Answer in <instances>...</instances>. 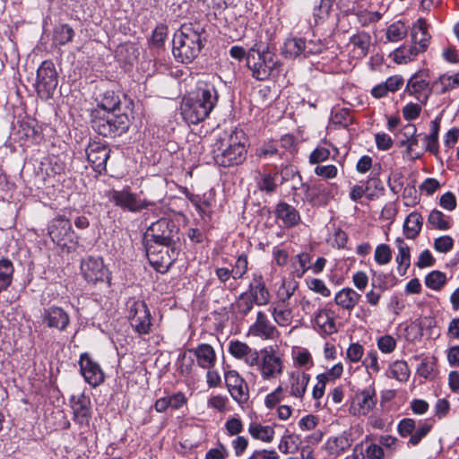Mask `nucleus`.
Segmentation results:
<instances>
[{"label": "nucleus", "instance_id": "obj_1", "mask_svg": "<svg viewBox=\"0 0 459 459\" xmlns=\"http://www.w3.org/2000/svg\"><path fill=\"white\" fill-rule=\"evenodd\" d=\"M218 100V91L212 84L197 87L182 100L183 118L194 125L204 121L216 107Z\"/></svg>", "mask_w": 459, "mask_h": 459}, {"label": "nucleus", "instance_id": "obj_2", "mask_svg": "<svg viewBox=\"0 0 459 459\" xmlns=\"http://www.w3.org/2000/svg\"><path fill=\"white\" fill-rule=\"evenodd\" d=\"M212 154L215 163L221 167L243 163L247 156L244 133L234 129L220 134L213 144Z\"/></svg>", "mask_w": 459, "mask_h": 459}, {"label": "nucleus", "instance_id": "obj_3", "mask_svg": "<svg viewBox=\"0 0 459 459\" xmlns=\"http://www.w3.org/2000/svg\"><path fill=\"white\" fill-rule=\"evenodd\" d=\"M204 31L198 23H185L175 32L172 53L178 62L188 64L198 56L204 47Z\"/></svg>", "mask_w": 459, "mask_h": 459}, {"label": "nucleus", "instance_id": "obj_4", "mask_svg": "<svg viewBox=\"0 0 459 459\" xmlns=\"http://www.w3.org/2000/svg\"><path fill=\"white\" fill-rule=\"evenodd\" d=\"M247 65L254 78L264 81L275 77L281 72V64L269 44L256 42L247 54Z\"/></svg>", "mask_w": 459, "mask_h": 459}, {"label": "nucleus", "instance_id": "obj_5", "mask_svg": "<svg viewBox=\"0 0 459 459\" xmlns=\"http://www.w3.org/2000/svg\"><path fill=\"white\" fill-rule=\"evenodd\" d=\"M91 116L92 128L104 137L112 138L121 135L129 127V118L125 113L117 114L115 112L94 110Z\"/></svg>", "mask_w": 459, "mask_h": 459}, {"label": "nucleus", "instance_id": "obj_6", "mask_svg": "<svg viewBox=\"0 0 459 459\" xmlns=\"http://www.w3.org/2000/svg\"><path fill=\"white\" fill-rule=\"evenodd\" d=\"M48 235L51 240L67 253L75 251L78 247V236L73 230L71 221L58 215L48 225Z\"/></svg>", "mask_w": 459, "mask_h": 459}, {"label": "nucleus", "instance_id": "obj_7", "mask_svg": "<svg viewBox=\"0 0 459 459\" xmlns=\"http://www.w3.org/2000/svg\"><path fill=\"white\" fill-rule=\"evenodd\" d=\"M145 238L146 244L153 241L162 247H176L180 241L179 228L173 221L162 218L152 223L147 229Z\"/></svg>", "mask_w": 459, "mask_h": 459}, {"label": "nucleus", "instance_id": "obj_8", "mask_svg": "<svg viewBox=\"0 0 459 459\" xmlns=\"http://www.w3.org/2000/svg\"><path fill=\"white\" fill-rule=\"evenodd\" d=\"M58 84V76L55 65L45 60L37 70L36 90L41 99H50Z\"/></svg>", "mask_w": 459, "mask_h": 459}, {"label": "nucleus", "instance_id": "obj_9", "mask_svg": "<svg viewBox=\"0 0 459 459\" xmlns=\"http://www.w3.org/2000/svg\"><path fill=\"white\" fill-rule=\"evenodd\" d=\"M128 319L133 329L139 334H148L152 330L151 312L143 300H133L129 304Z\"/></svg>", "mask_w": 459, "mask_h": 459}, {"label": "nucleus", "instance_id": "obj_10", "mask_svg": "<svg viewBox=\"0 0 459 459\" xmlns=\"http://www.w3.org/2000/svg\"><path fill=\"white\" fill-rule=\"evenodd\" d=\"M377 403V398L375 388L368 386L355 393L349 411L353 416H366L375 408Z\"/></svg>", "mask_w": 459, "mask_h": 459}, {"label": "nucleus", "instance_id": "obj_11", "mask_svg": "<svg viewBox=\"0 0 459 459\" xmlns=\"http://www.w3.org/2000/svg\"><path fill=\"white\" fill-rule=\"evenodd\" d=\"M108 197L115 205L131 212H140L151 204L147 201L138 199L136 195L133 194L129 188L111 190L108 192Z\"/></svg>", "mask_w": 459, "mask_h": 459}, {"label": "nucleus", "instance_id": "obj_12", "mask_svg": "<svg viewBox=\"0 0 459 459\" xmlns=\"http://www.w3.org/2000/svg\"><path fill=\"white\" fill-rule=\"evenodd\" d=\"M80 370L84 380L96 387L104 382L105 376L100 364L87 353H82L79 359Z\"/></svg>", "mask_w": 459, "mask_h": 459}, {"label": "nucleus", "instance_id": "obj_13", "mask_svg": "<svg viewBox=\"0 0 459 459\" xmlns=\"http://www.w3.org/2000/svg\"><path fill=\"white\" fill-rule=\"evenodd\" d=\"M85 152L93 170L99 174L105 172L111 152L108 145L100 142H91L88 144Z\"/></svg>", "mask_w": 459, "mask_h": 459}, {"label": "nucleus", "instance_id": "obj_14", "mask_svg": "<svg viewBox=\"0 0 459 459\" xmlns=\"http://www.w3.org/2000/svg\"><path fill=\"white\" fill-rule=\"evenodd\" d=\"M81 271L83 278L90 283L95 284L108 278V269L100 257L89 256L82 260Z\"/></svg>", "mask_w": 459, "mask_h": 459}, {"label": "nucleus", "instance_id": "obj_15", "mask_svg": "<svg viewBox=\"0 0 459 459\" xmlns=\"http://www.w3.org/2000/svg\"><path fill=\"white\" fill-rule=\"evenodd\" d=\"M406 90L409 94L413 95L421 103H426L431 92H434L433 83L429 85L427 74L422 71L410 78Z\"/></svg>", "mask_w": 459, "mask_h": 459}, {"label": "nucleus", "instance_id": "obj_16", "mask_svg": "<svg viewBox=\"0 0 459 459\" xmlns=\"http://www.w3.org/2000/svg\"><path fill=\"white\" fill-rule=\"evenodd\" d=\"M224 378L231 397L239 404L247 403L249 398L248 386L236 370H229Z\"/></svg>", "mask_w": 459, "mask_h": 459}, {"label": "nucleus", "instance_id": "obj_17", "mask_svg": "<svg viewBox=\"0 0 459 459\" xmlns=\"http://www.w3.org/2000/svg\"><path fill=\"white\" fill-rule=\"evenodd\" d=\"M42 322L48 328L65 332L70 325V316L64 308L52 306L44 309Z\"/></svg>", "mask_w": 459, "mask_h": 459}, {"label": "nucleus", "instance_id": "obj_18", "mask_svg": "<svg viewBox=\"0 0 459 459\" xmlns=\"http://www.w3.org/2000/svg\"><path fill=\"white\" fill-rule=\"evenodd\" d=\"M249 334L259 337L263 340H273L279 335L277 328L270 322L267 315L263 311H258L256 319L248 330Z\"/></svg>", "mask_w": 459, "mask_h": 459}, {"label": "nucleus", "instance_id": "obj_19", "mask_svg": "<svg viewBox=\"0 0 459 459\" xmlns=\"http://www.w3.org/2000/svg\"><path fill=\"white\" fill-rule=\"evenodd\" d=\"M145 248L146 255L150 264L160 273L167 272L178 255L176 247H169V250H166V255H162L160 257L156 254L155 248L152 245L146 244Z\"/></svg>", "mask_w": 459, "mask_h": 459}, {"label": "nucleus", "instance_id": "obj_20", "mask_svg": "<svg viewBox=\"0 0 459 459\" xmlns=\"http://www.w3.org/2000/svg\"><path fill=\"white\" fill-rule=\"evenodd\" d=\"M247 293L257 306H265L270 302L271 295L261 273L253 274Z\"/></svg>", "mask_w": 459, "mask_h": 459}, {"label": "nucleus", "instance_id": "obj_21", "mask_svg": "<svg viewBox=\"0 0 459 459\" xmlns=\"http://www.w3.org/2000/svg\"><path fill=\"white\" fill-rule=\"evenodd\" d=\"M229 352L238 359H243L247 365L253 367L258 364L259 353L247 343L235 340L229 344Z\"/></svg>", "mask_w": 459, "mask_h": 459}, {"label": "nucleus", "instance_id": "obj_22", "mask_svg": "<svg viewBox=\"0 0 459 459\" xmlns=\"http://www.w3.org/2000/svg\"><path fill=\"white\" fill-rule=\"evenodd\" d=\"M257 365L259 367L261 376L264 380L276 378L282 371L281 359L266 351L262 358V362Z\"/></svg>", "mask_w": 459, "mask_h": 459}, {"label": "nucleus", "instance_id": "obj_23", "mask_svg": "<svg viewBox=\"0 0 459 459\" xmlns=\"http://www.w3.org/2000/svg\"><path fill=\"white\" fill-rule=\"evenodd\" d=\"M429 24L426 20L420 18L411 30L412 44L417 46L420 51L425 52L429 47L431 36L428 31Z\"/></svg>", "mask_w": 459, "mask_h": 459}, {"label": "nucleus", "instance_id": "obj_24", "mask_svg": "<svg viewBox=\"0 0 459 459\" xmlns=\"http://www.w3.org/2000/svg\"><path fill=\"white\" fill-rule=\"evenodd\" d=\"M275 216L278 220L282 221V224L286 228H291L296 226L299 221L300 216L299 212L290 204L281 202L275 208Z\"/></svg>", "mask_w": 459, "mask_h": 459}, {"label": "nucleus", "instance_id": "obj_25", "mask_svg": "<svg viewBox=\"0 0 459 459\" xmlns=\"http://www.w3.org/2000/svg\"><path fill=\"white\" fill-rule=\"evenodd\" d=\"M196 357L197 364L204 369L213 368L216 361V354L213 348L210 344L202 343L196 348L189 350Z\"/></svg>", "mask_w": 459, "mask_h": 459}, {"label": "nucleus", "instance_id": "obj_26", "mask_svg": "<svg viewBox=\"0 0 459 459\" xmlns=\"http://www.w3.org/2000/svg\"><path fill=\"white\" fill-rule=\"evenodd\" d=\"M72 408L74 421L81 426H89L91 419L90 401L84 395H81L73 402Z\"/></svg>", "mask_w": 459, "mask_h": 459}, {"label": "nucleus", "instance_id": "obj_27", "mask_svg": "<svg viewBox=\"0 0 459 459\" xmlns=\"http://www.w3.org/2000/svg\"><path fill=\"white\" fill-rule=\"evenodd\" d=\"M332 198V189L329 186L322 182H314L312 192L307 201L313 205L325 206Z\"/></svg>", "mask_w": 459, "mask_h": 459}, {"label": "nucleus", "instance_id": "obj_28", "mask_svg": "<svg viewBox=\"0 0 459 459\" xmlns=\"http://www.w3.org/2000/svg\"><path fill=\"white\" fill-rule=\"evenodd\" d=\"M361 295L351 288H343L339 290L335 297L334 302L341 308L351 312L359 302Z\"/></svg>", "mask_w": 459, "mask_h": 459}, {"label": "nucleus", "instance_id": "obj_29", "mask_svg": "<svg viewBox=\"0 0 459 459\" xmlns=\"http://www.w3.org/2000/svg\"><path fill=\"white\" fill-rule=\"evenodd\" d=\"M310 376L305 372L295 371L290 375V394L302 398L309 383Z\"/></svg>", "mask_w": 459, "mask_h": 459}, {"label": "nucleus", "instance_id": "obj_30", "mask_svg": "<svg viewBox=\"0 0 459 459\" xmlns=\"http://www.w3.org/2000/svg\"><path fill=\"white\" fill-rule=\"evenodd\" d=\"M312 256L307 252H302L290 258V274L294 278H302L311 267Z\"/></svg>", "mask_w": 459, "mask_h": 459}, {"label": "nucleus", "instance_id": "obj_31", "mask_svg": "<svg viewBox=\"0 0 459 459\" xmlns=\"http://www.w3.org/2000/svg\"><path fill=\"white\" fill-rule=\"evenodd\" d=\"M350 44L353 46V56L357 58L365 57L371 45V37L365 31L358 32L350 39Z\"/></svg>", "mask_w": 459, "mask_h": 459}, {"label": "nucleus", "instance_id": "obj_32", "mask_svg": "<svg viewBox=\"0 0 459 459\" xmlns=\"http://www.w3.org/2000/svg\"><path fill=\"white\" fill-rule=\"evenodd\" d=\"M351 444L350 434L344 431L338 436L329 437L325 448L329 454L338 455L347 450Z\"/></svg>", "mask_w": 459, "mask_h": 459}, {"label": "nucleus", "instance_id": "obj_33", "mask_svg": "<svg viewBox=\"0 0 459 459\" xmlns=\"http://www.w3.org/2000/svg\"><path fill=\"white\" fill-rule=\"evenodd\" d=\"M395 245L398 249V254L395 257V261L398 264L397 271L403 276L411 265L410 247L401 238L395 239Z\"/></svg>", "mask_w": 459, "mask_h": 459}, {"label": "nucleus", "instance_id": "obj_34", "mask_svg": "<svg viewBox=\"0 0 459 459\" xmlns=\"http://www.w3.org/2000/svg\"><path fill=\"white\" fill-rule=\"evenodd\" d=\"M305 39L302 38L287 39L281 48V54L289 59L303 56Z\"/></svg>", "mask_w": 459, "mask_h": 459}, {"label": "nucleus", "instance_id": "obj_35", "mask_svg": "<svg viewBox=\"0 0 459 459\" xmlns=\"http://www.w3.org/2000/svg\"><path fill=\"white\" fill-rule=\"evenodd\" d=\"M315 323L323 333L328 335L333 334L338 331L333 312L331 310H320L316 316Z\"/></svg>", "mask_w": 459, "mask_h": 459}, {"label": "nucleus", "instance_id": "obj_36", "mask_svg": "<svg viewBox=\"0 0 459 459\" xmlns=\"http://www.w3.org/2000/svg\"><path fill=\"white\" fill-rule=\"evenodd\" d=\"M434 92L441 95L459 87V74H442L433 82Z\"/></svg>", "mask_w": 459, "mask_h": 459}, {"label": "nucleus", "instance_id": "obj_37", "mask_svg": "<svg viewBox=\"0 0 459 459\" xmlns=\"http://www.w3.org/2000/svg\"><path fill=\"white\" fill-rule=\"evenodd\" d=\"M299 288V282L293 279H285L277 290V300L273 303L288 306L290 299Z\"/></svg>", "mask_w": 459, "mask_h": 459}, {"label": "nucleus", "instance_id": "obj_38", "mask_svg": "<svg viewBox=\"0 0 459 459\" xmlns=\"http://www.w3.org/2000/svg\"><path fill=\"white\" fill-rule=\"evenodd\" d=\"M422 224L423 218L420 213L416 212L410 213L403 224V232L405 237L411 239L415 238L420 232Z\"/></svg>", "mask_w": 459, "mask_h": 459}, {"label": "nucleus", "instance_id": "obj_39", "mask_svg": "<svg viewBox=\"0 0 459 459\" xmlns=\"http://www.w3.org/2000/svg\"><path fill=\"white\" fill-rule=\"evenodd\" d=\"M248 433L257 440L264 443H271L274 438V429L269 425H262L260 423L252 422L248 426Z\"/></svg>", "mask_w": 459, "mask_h": 459}, {"label": "nucleus", "instance_id": "obj_40", "mask_svg": "<svg viewBox=\"0 0 459 459\" xmlns=\"http://www.w3.org/2000/svg\"><path fill=\"white\" fill-rule=\"evenodd\" d=\"M274 322L280 326H288L292 320V312L288 306L272 303L269 308Z\"/></svg>", "mask_w": 459, "mask_h": 459}, {"label": "nucleus", "instance_id": "obj_41", "mask_svg": "<svg viewBox=\"0 0 459 459\" xmlns=\"http://www.w3.org/2000/svg\"><path fill=\"white\" fill-rule=\"evenodd\" d=\"M120 98L112 90H107L101 95L99 101L98 108L96 110H101V112H115L119 108Z\"/></svg>", "mask_w": 459, "mask_h": 459}, {"label": "nucleus", "instance_id": "obj_42", "mask_svg": "<svg viewBox=\"0 0 459 459\" xmlns=\"http://www.w3.org/2000/svg\"><path fill=\"white\" fill-rule=\"evenodd\" d=\"M14 273L13 262L8 258L0 259V293L12 284Z\"/></svg>", "mask_w": 459, "mask_h": 459}, {"label": "nucleus", "instance_id": "obj_43", "mask_svg": "<svg viewBox=\"0 0 459 459\" xmlns=\"http://www.w3.org/2000/svg\"><path fill=\"white\" fill-rule=\"evenodd\" d=\"M422 51H420L415 45L403 46L396 48L393 53L394 61L397 64H406L414 59V57Z\"/></svg>", "mask_w": 459, "mask_h": 459}, {"label": "nucleus", "instance_id": "obj_44", "mask_svg": "<svg viewBox=\"0 0 459 459\" xmlns=\"http://www.w3.org/2000/svg\"><path fill=\"white\" fill-rule=\"evenodd\" d=\"M416 132L417 128L412 124H407L400 132V134L404 137V139L400 141V146H406L408 154H411L413 147L418 145V136Z\"/></svg>", "mask_w": 459, "mask_h": 459}, {"label": "nucleus", "instance_id": "obj_45", "mask_svg": "<svg viewBox=\"0 0 459 459\" xmlns=\"http://www.w3.org/2000/svg\"><path fill=\"white\" fill-rule=\"evenodd\" d=\"M74 30L68 24H60L54 30L53 41L56 45L64 46L72 41Z\"/></svg>", "mask_w": 459, "mask_h": 459}, {"label": "nucleus", "instance_id": "obj_46", "mask_svg": "<svg viewBox=\"0 0 459 459\" xmlns=\"http://www.w3.org/2000/svg\"><path fill=\"white\" fill-rule=\"evenodd\" d=\"M387 377L395 378L400 382H405L410 377L408 365L403 360H396L392 363L387 371Z\"/></svg>", "mask_w": 459, "mask_h": 459}, {"label": "nucleus", "instance_id": "obj_47", "mask_svg": "<svg viewBox=\"0 0 459 459\" xmlns=\"http://www.w3.org/2000/svg\"><path fill=\"white\" fill-rule=\"evenodd\" d=\"M447 278L445 273L435 270L425 277V284L434 290H440L446 283Z\"/></svg>", "mask_w": 459, "mask_h": 459}, {"label": "nucleus", "instance_id": "obj_48", "mask_svg": "<svg viewBox=\"0 0 459 459\" xmlns=\"http://www.w3.org/2000/svg\"><path fill=\"white\" fill-rule=\"evenodd\" d=\"M428 224L439 230H447L451 225L446 219L445 214L438 210H432L428 218Z\"/></svg>", "mask_w": 459, "mask_h": 459}, {"label": "nucleus", "instance_id": "obj_49", "mask_svg": "<svg viewBox=\"0 0 459 459\" xmlns=\"http://www.w3.org/2000/svg\"><path fill=\"white\" fill-rule=\"evenodd\" d=\"M365 189L368 200L378 198L385 190L381 180L377 177H371L367 180Z\"/></svg>", "mask_w": 459, "mask_h": 459}, {"label": "nucleus", "instance_id": "obj_50", "mask_svg": "<svg viewBox=\"0 0 459 459\" xmlns=\"http://www.w3.org/2000/svg\"><path fill=\"white\" fill-rule=\"evenodd\" d=\"M254 304L255 302L248 296V293L243 292L238 296L233 306L237 314L245 316L253 309Z\"/></svg>", "mask_w": 459, "mask_h": 459}, {"label": "nucleus", "instance_id": "obj_51", "mask_svg": "<svg viewBox=\"0 0 459 459\" xmlns=\"http://www.w3.org/2000/svg\"><path fill=\"white\" fill-rule=\"evenodd\" d=\"M407 34V29L402 22H396L388 26L386 39L391 42L402 40Z\"/></svg>", "mask_w": 459, "mask_h": 459}, {"label": "nucleus", "instance_id": "obj_52", "mask_svg": "<svg viewBox=\"0 0 459 459\" xmlns=\"http://www.w3.org/2000/svg\"><path fill=\"white\" fill-rule=\"evenodd\" d=\"M277 178H278V172H269V173H264L262 175L261 180L258 182V188L261 191L266 192V193H273L277 188Z\"/></svg>", "mask_w": 459, "mask_h": 459}, {"label": "nucleus", "instance_id": "obj_53", "mask_svg": "<svg viewBox=\"0 0 459 459\" xmlns=\"http://www.w3.org/2000/svg\"><path fill=\"white\" fill-rule=\"evenodd\" d=\"M431 429L432 424L427 421H420L413 434L411 436L408 444L411 446L419 445L422 438H424L430 432Z\"/></svg>", "mask_w": 459, "mask_h": 459}, {"label": "nucleus", "instance_id": "obj_54", "mask_svg": "<svg viewBox=\"0 0 459 459\" xmlns=\"http://www.w3.org/2000/svg\"><path fill=\"white\" fill-rule=\"evenodd\" d=\"M374 258L380 265L388 264L392 259V251L390 247L386 244L378 245L375 250Z\"/></svg>", "mask_w": 459, "mask_h": 459}, {"label": "nucleus", "instance_id": "obj_55", "mask_svg": "<svg viewBox=\"0 0 459 459\" xmlns=\"http://www.w3.org/2000/svg\"><path fill=\"white\" fill-rule=\"evenodd\" d=\"M247 264L248 261L247 255L241 254L240 255H238L233 268L231 269L232 277L235 280L243 278V276L246 274L247 271Z\"/></svg>", "mask_w": 459, "mask_h": 459}, {"label": "nucleus", "instance_id": "obj_56", "mask_svg": "<svg viewBox=\"0 0 459 459\" xmlns=\"http://www.w3.org/2000/svg\"><path fill=\"white\" fill-rule=\"evenodd\" d=\"M307 285L310 290L318 293L323 297H329L331 295L330 290L325 285L324 281L320 279L314 278L307 280Z\"/></svg>", "mask_w": 459, "mask_h": 459}, {"label": "nucleus", "instance_id": "obj_57", "mask_svg": "<svg viewBox=\"0 0 459 459\" xmlns=\"http://www.w3.org/2000/svg\"><path fill=\"white\" fill-rule=\"evenodd\" d=\"M433 247L439 253H447L454 247V239L450 236H441L434 240Z\"/></svg>", "mask_w": 459, "mask_h": 459}, {"label": "nucleus", "instance_id": "obj_58", "mask_svg": "<svg viewBox=\"0 0 459 459\" xmlns=\"http://www.w3.org/2000/svg\"><path fill=\"white\" fill-rule=\"evenodd\" d=\"M333 121L344 127L349 126L353 122V117L350 109L342 108L333 116Z\"/></svg>", "mask_w": 459, "mask_h": 459}, {"label": "nucleus", "instance_id": "obj_59", "mask_svg": "<svg viewBox=\"0 0 459 459\" xmlns=\"http://www.w3.org/2000/svg\"><path fill=\"white\" fill-rule=\"evenodd\" d=\"M416 421L411 418H405L402 420L397 427L399 434L405 437L408 436H411L416 429Z\"/></svg>", "mask_w": 459, "mask_h": 459}, {"label": "nucleus", "instance_id": "obj_60", "mask_svg": "<svg viewBox=\"0 0 459 459\" xmlns=\"http://www.w3.org/2000/svg\"><path fill=\"white\" fill-rule=\"evenodd\" d=\"M332 7V0H320L318 5L314 8L313 15L316 22L325 18Z\"/></svg>", "mask_w": 459, "mask_h": 459}, {"label": "nucleus", "instance_id": "obj_61", "mask_svg": "<svg viewBox=\"0 0 459 459\" xmlns=\"http://www.w3.org/2000/svg\"><path fill=\"white\" fill-rule=\"evenodd\" d=\"M338 169L334 165H318L315 168V174L325 179L336 178Z\"/></svg>", "mask_w": 459, "mask_h": 459}, {"label": "nucleus", "instance_id": "obj_62", "mask_svg": "<svg viewBox=\"0 0 459 459\" xmlns=\"http://www.w3.org/2000/svg\"><path fill=\"white\" fill-rule=\"evenodd\" d=\"M225 429L229 436H238L243 431V423L239 418H230L225 422Z\"/></svg>", "mask_w": 459, "mask_h": 459}, {"label": "nucleus", "instance_id": "obj_63", "mask_svg": "<svg viewBox=\"0 0 459 459\" xmlns=\"http://www.w3.org/2000/svg\"><path fill=\"white\" fill-rule=\"evenodd\" d=\"M377 347L384 353L392 352L396 347V342L391 335H384L377 340Z\"/></svg>", "mask_w": 459, "mask_h": 459}, {"label": "nucleus", "instance_id": "obj_64", "mask_svg": "<svg viewBox=\"0 0 459 459\" xmlns=\"http://www.w3.org/2000/svg\"><path fill=\"white\" fill-rule=\"evenodd\" d=\"M361 456L362 459H382L384 450L381 446L371 444L366 448L365 454H361Z\"/></svg>", "mask_w": 459, "mask_h": 459}]
</instances>
